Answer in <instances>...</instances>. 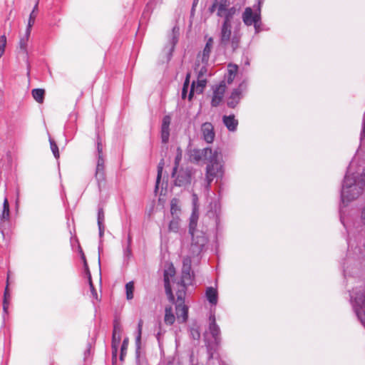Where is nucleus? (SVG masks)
<instances>
[{
  "mask_svg": "<svg viewBox=\"0 0 365 365\" xmlns=\"http://www.w3.org/2000/svg\"><path fill=\"white\" fill-rule=\"evenodd\" d=\"M51 143V149L54 155V156L58 158L59 157L58 148L57 145L55 143L53 140H50Z\"/></svg>",
  "mask_w": 365,
  "mask_h": 365,
  "instance_id": "42",
  "label": "nucleus"
},
{
  "mask_svg": "<svg viewBox=\"0 0 365 365\" xmlns=\"http://www.w3.org/2000/svg\"><path fill=\"white\" fill-rule=\"evenodd\" d=\"M180 178L181 177L180 175H178L176 179V182H175L176 185H178L179 186H181L184 183L187 182L190 180V175L188 174H186L185 178L182 180H181Z\"/></svg>",
  "mask_w": 365,
  "mask_h": 365,
  "instance_id": "43",
  "label": "nucleus"
},
{
  "mask_svg": "<svg viewBox=\"0 0 365 365\" xmlns=\"http://www.w3.org/2000/svg\"><path fill=\"white\" fill-rule=\"evenodd\" d=\"M170 137V127L161 124V139L163 143H167Z\"/></svg>",
  "mask_w": 365,
  "mask_h": 365,
  "instance_id": "31",
  "label": "nucleus"
},
{
  "mask_svg": "<svg viewBox=\"0 0 365 365\" xmlns=\"http://www.w3.org/2000/svg\"><path fill=\"white\" fill-rule=\"evenodd\" d=\"M175 274V269L173 264H171L167 269L164 270L163 281L165 294L168 297L169 302H174L175 295L173 294L172 287L170 285V279Z\"/></svg>",
  "mask_w": 365,
  "mask_h": 365,
  "instance_id": "6",
  "label": "nucleus"
},
{
  "mask_svg": "<svg viewBox=\"0 0 365 365\" xmlns=\"http://www.w3.org/2000/svg\"><path fill=\"white\" fill-rule=\"evenodd\" d=\"M190 78V74L187 73L186 75V78H185V82L183 83V88H189Z\"/></svg>",
  "mask_w": 365,
  "mask_h": 365,
  "instance_id": "52",
  "label": "nucleus"
},
{
  "mask_svg": "<svg viewBox=\"0 0 365 365\" xmlns=\"http://www.w3.org/2000/svg\"><path fill=\"white\" fill-rule=\"evenodd\" d=\"M10 216V211H9V201L6 197H5L3 203V210L1 215V224H0V229L2 227V223L5 221H9Z\"/></svg>",
  "mask_w": 365,
  "mask_h": 365,
  "instance_id": "25",
  "label": "nucleus"
},
{
  "mask_svg": "<svg viewBox=\"0 0 365 365\" xmlns=\"http://www.w3.org/2000/svg\"><path fill=\"white\" fill-rule=\"evenodd\" d=\"M222 175V167L219 163V161H216L213 163H210L206 168V176L205 180L206 184L205 187L207 191H209L210 184L215 178Z\"/></svg>",
  "mask_w": 365,
  "mask_h": 365,
  "instance_id": "7",
  "label": "nucleus"
},
{
  "mask_svg": "<svg viewBox=\"0 0 365 365\" xmlns=\"http://www.w3.org/2000/svg\"><path fill=\"white\" fill-rule=\"evenodd\" d=\"M91 344L88 343L87 344V347L86 350L84 351V359H86L90 355H91Z\"/></svg>",
  "mask_w": 365,
  "mask_h": 365,
  "instance_id": "49",
  "label": "nucleus"
},
{
  "mask_svg": "<svg viewBox=\"0 0 365 365\" xmlns=\"http://www.w3.org/2000/svg\"><path fill=\"white\" fill-rule=\"evenodd\" d=\"M8 309H9V307H6L5 306H3V312L4 314H8Z\"/></svg>",
  "mask_w": 365,
  "mask_h": 365,
  "instance_id": "60",
  "label": "nucleus"
},
{
  "mask_svg": "<svg viewBox=\"0 0 365 365\" xmlns=\"http://www.w3.org/2000/svg\"><path fill=\"white\" fill-rule=\"evenodd\" d=\"M209 331L212 335L216 345L220 343V329L216 323V318L215 312H210L209 316Z\"/></svg>",
  "mask_w": 365,
  "mask_h": 365,
  "instance_id": "10",
  "label": "nucleus"
},
{
  "mask_svg": "<svg viewBox=\"0 0 365 365\" xmlns=\"http://www.w3.org/2000/svg\"><path fill=\"white\" fill-rule=\"evenodd\" d=\"M170 212L173 215H178L180 212V208L179 205V200L173 198L170 202Z\"/></svg>",
  "mask_w": 365,
  "mask_h": 365,
  "instance_id": "30",
  "label": "nucleus"
},
{
  "mask_svg": "<svg viewBox=\"0 0 365 365\" xmlns=\"http://www.w3.org/2000/svg\"><path fill=\"white\" fill-rule=\"evenodd\" d=\"M163 165H164L163 160H161V162L158 164V175H157L156 186H155L156 188L158 187V184L161 179Z\"/></svg>",
  "mask_w": 365,
  "mask_h": 365,
  "instance_id": "41",
  "label": "nucleus"
},
{
  "mask_svg": "<svg viewBox=\"0 0 365 365\" xmlns=\"http://www.w3.org/2000/svg\"><path fill=\"white\" fill-rule=\"evenodd\" d=\"M213 38L212 37H210L205 44V46L202 52V53H200L197 56L198 59H200L202 63H207L210 58V55L213 46Z\"/></svg>",
  "mask_w": 365,
  "mask_h": 365,
  "instance_id": "14",
  "label": "nucleus"
},
{
  "mask_svg": "<svg viewBox=\"0 0 365 365\" xmlns=\"http://www.w3.org/2000/svg\"><path fill=\"white\" fill-rule=\"evenodd\" d=\"M123 331V327L120 323V318L115 317L113 321V332L111 339V349H112V365H116L117 354L118 346L121 341V334Z\"/></svg>",
  "mask_w": 365,
  "mask_h": 365,
  "instance_id": "4",
  "label": "nucleus"
},
{
  "mask_svg": "<svg viewBox=\"0 0 365 365\" xmlns=\"http://www.w3.org/2000/svg\"><path fill=\"white\" fill-rule=\"evenodd\" d=\"M349 292L350 302L354 312L361 324L365 327V292L358 291L357 289Z\"/></svg>",
  "mask_w": 365,
  "mask_h": 365,
  "instance_id": "3",
  "label": "nucleus"
},
{
  "mask_svg": "<svg viewBox=\"0 0 365 365\" xmlns=\"http://www.w3.org/2000/svg\"><path fill=\"white\" fill-rule=\"evenodd\" d=\"M220 155V152L217 149L212 150L210 148V153H206L205 156V160L208 161L210 163H213L216 161H219V155Z\"/></svg>",
  "mask_w": 365,
  "mask_h": 365,
  "instance_id": "28",
  "label": "nucleus"
},
{
  "mask_svg": "<svg viewBox=\"0 0 365 365\" xmlns=\"http://www.w3.org/2000/svg\"><path fill=\"white\" fill-rule=\"evenodd\" d=\"M37 14H35V12H31L29 15V19L28 21V24L26 26V30H27V34H31V28L35 24L36 19L37 17Z\"/></svg>",
  "mask_w": 365,
  "mask_h": 365,
  "instance_id": "35",
  "label": "nucleus"
},
{
  "mask_svg": "<svg viewBox=\"0 0 365 365\" xmlns=\"http://www.w3.org/2000/svg\"><path fill=\"white\" fill-rule=\"evenodd\" d=\"M206 153H210V148L194 149L191 153L190 157L195 162L205 160V156L206 155Z\"/></svg>",
  "mask_w": 365,
  "mask_h": 365,
  "instance_id": "18",
  "label": "nucleus"
},
{
  "mask_svg": "<svg viewBox=\"0 0 365 365\" xmlns=\"http://www.w3.org/2000/svg\"><path fill=\"white\" fill-rule=\"evenodd\" d=\"M30 35L31 34H27V30H26L24 36L19 41L20 49L26 54H27V46Z\"/></svg>",
  "mask_w": 365,
  "mask_h": 365,
  "instance_id": "29",
  "label": "nucleus"
},
{
  "mask_svg": "<svg viewBox=\"0 0 365 365\" xmlns=\"http://www.w3.org/2000/svg\"><path fill=\"white\" fill-rule=\"evenodd\" d=\"M175 314L178 319L184 323L187 320L188 318V307L185 303H175Z\"/></svg>",
  "mask_w": 365,
  "mask_h": 365,
  "instance_id": "13",
  "label": "nucleus"
},
{
  "mask_svg": "<svg viewBox=\"0 0 365 365\" xmlns=\"http://www.w3.org/2000/svg\"><path fill=\"white\" fill-rule=\"evenodd\" d=\"M196 209V210H199L198 207V197L195 193L192 194V209Z\"/></svg>",
  "mask_w": 365,
  "mask_h": 365,
  "instance_id": "47",
  "label": "nucleus"
},
{
  "mask_svg": "<svg viewBox=\"0 0 365 365\" xmlns=\"http://www.w3.org/2000/svg\"><path fill=\"white\" fill-rule=\"evenodd\" d=\"M6 45V37L3 35L0 36V58L3 56L5 51V48Z\"/></svg>",
  "mask_w": 365,
  "mask_h": 365,
  "instance_id": "40",
  "label": "nucleus"
},
{
  "mask_svg": "<svg viewBox=\"0 0 365 365\" xmlns=\"http://www.w3.org/2000/svg\"><path fill=\"white\" fill-rule=\"evenodd\" d=\"M205 297L212 305H216L218 301V292L216 288L208 287L205 291Z\"/></svg>",
  "mask_w": 365,
  "mask_h": 365,
  "instance_id": "19",
  "label": "nucleus"
},
{
  "mask_svg": "<svg viewBox=\"0 0 365 365\" xmlns=\"http://www.w3.org/2000/svg\"><path fill=\"white\" fill-rule=\"evenodd\" d=\"M357 180L361 183V186L365 188V168L363 170L360 179H357Z\"/></svg>",
  "mask_w": 365,
  "mask_h": 365,
  "instance_id": "50",
  "label": "nucleus"
},
{
  "mask_svg": "<svg viewBox=\"0 0 365 365\" xmlns=\"http://www.w3.org/2000/svg\"><path fill=\"white\" fill-rule=\"evenodd\" d=\"M199 218V210H196V209H192V212L191 216L190 217V224H189V232L194 237V232L196 229L197 225V220Z\"/></svg>",
  "mask_w": 365,
  "mask_h": 365,
  "instance_id": "22",
  "label": "nucleus"
},
{
  "mask_svg": "<svg viewBox=\"0 0 365 365\" xmlns=\"http://www.w3.org/2000/svg\"><path fill=\"white\" fill-rule=\"evenodd\" d=\"M103 144L101 140V138L98 136L97 138V152H98V156H103Z\"/></svg>",
  "mask_w": 365,
  "mask_h": 365,
  "instance_id": "44",
  "label": "nucleus"
},
{
  "mask_svg": "<svg viewBox=\"0 0 365 365\" xmlns=\"http://www.w3.org/2000/svg\"><path fill=\"white\" fill-rule=\"evenodd\" d=\"M203 68H202L201 71H200V74H199V76L202 75V69H203ZM198 78H200V76H198Z\"/></svg>",
  "mask_w": 365,
  "mask_h": 365,
  "instance_id": "63",
  "label": "nucleus"
},
{
  "mask_svg": "<svg viewBox=\"0 0 365 365\" xmlns=\"http://www.w3.org/2000/svg\"><path fill=\"white\" fill-rule=\"evenodd\" d=\"M104 163L105 160L103 156H98V161L96 170V178L98 182L104 180Z\"/></svg>",
  "mask_w": 365,
  "mask_h": 365,
  "instance_id": "20",
  "label": "nucleus"
},
{
  "mask_svg": "<svg viewBox=\"0 0 365 365\" xmlns=\"http://www.w3.org/2000/svg\"><path fill=\"white\" fill-rule=\"evenodd\" d=\"M190 335L191 338L194 340H198L200 338V332L197 328H190Z\"/></svg>",
  "mask_w": 365,
  "mask_h": 365,
  "instance_id": "39",
  "label": "nucleus"
},
{
  "mask_svg": "<svg viewBox=\"0 0 365 365\" xmlns=\"http://www.w3.org/2000/svg\"><path fill=\"white\" fill-rule=\"evenodd\" d=\"M131 254H132V252H128V257H130V255H131Z\"/></svg>",
  "mask_w": 365,
  "mask_h": 365,
  "instance_id": "64",
  "label": "nucleus"
},
{
  "mask_svg": "<svg viewBox=\"0 0 365 365\" xmlns=\"http://www.w3.org/2000/svg\"><path fill=\"white\" fill-rule=\"evenodd\" d=\"M8 286H9V284H7L6 287L5 288V290H4V299H6L9 300V299L10 297V294H9V292L8 291Z\"/></svg>",
  "mask_w": 365,
  "mask_h": 365,
  "instance_id": "53",
  "label": "nucleus"
},
{
  "mask_svg": "<svg viewBox=\"0 0 365 365\" xmlns=\"http://www.w3.org/2000/svg\"><path fill=\"white\" fill-rule=\"evenodd\" d=\"M354 252L346 253V257L343 259L341 262V266L343 269V274L344 278H346L347 276H351L354 274V269H355V259L352 255Z\"/></svg>",
  "mask_w": 365,
  "mask_h": 365,
  "instance_id": "11",
  "label": "nucleus"
},
{
  "mask_svg": "<svg viewBox=\"0 0 365 365\" xmlns=\"http://www.w3.org/2000/svg\"><path fill=\"white\" fill-rule=\"evenodd\" d=\"M201 133L203 140L207 143H212L215 137V133L214 130V126L211 123L206 122L201 125Z\"/></svg>",
  "mask_w": 365,
  "mask_h": 365,
  "instance_id": "12",
  "label": "nucleus"
},
{
  "mask_svg": "<svg viewBox=\"0 0 365 365\" xmlns=\"http://www.w3.org/2000/svg\"><path fill=\"white\" fill-rule=\"evenodd\" d=\"M71 245L73 251H82L80 243L76 237H71Z\"/></svg>",
  "mask_w": 365,
  "mask_h": 365,
  "instance_id": "37",
  "label": "nucleus"
},
{
  "mask_svg": "<svg viewBox=\"0 0 365 365\" xmlns=\"http://www.w3.org/2000/svg\"><path fill=\"white\" fill-rule=\"evenodd\" d=\"M171 123V117L170 115H166L163 118L162 124L170 127Z\"/></svg>",
  "mask_w": 365,
  "mask_h": 365,
  "instance_id": "48",
  "label": "nucleus"
},
{
  "mask_svg": "<svg viewBox=\"0 0 365 365\" xmlns=\"http://www.w3.org/2000/svg\"><path fill=\"white\" fill-rule=\"evenodd\" d=\"M98 263H101V252H98Z\"/></svg>",
  "mask_w": 365,
  "mask_h": 365,
  "instance_id": "62",
  "label": "nucleus"
},
{
  "mask_svg": "<svg viewBox=\"0 0 365 365\" xmlns=\"http://www.w3.org/2000/svg\"><path fill=\"white\" fill-rule=\"evenodd\" d=\"M226 88V84L224 81L212 87L213 92L211 100V106L212 107H217L222 102Z\"/></svg>",
  "mask_w": 365,
  "mask_h": 365,
  "instance_id": "9",
  "label": "nucleus"
},
{
  "mask_svg": "<svg viewBox=\"0 0 365 365\" xmlns=\"http://www.w3.org/2000/svg\"><path fill=\"white\" fill-rule=\"evenodd\" d=\"M143 321L142 319H140L138 323V327L143 329Z\"/></svg>",
  "mask_w": 365,
  "mask_h": 365,
  "instance_id": "59",
  "label": "nucleus"
},
{
  "mask_svg": "<svg viewBox=\"0 0 365 365\" xmlns=\"http://www.w3.org/2000/svg\"><path fill=\"white\" fill-rule=\"evenodd\" d=\"M88 284H89L90 290H91L93 297L98 300L97 291L93 284L92 279H91V281H88Z\"/></svg>",
  "mask_w": 365,
  "mask_h": 365,
  "instance_id": "45",
  "label": "nucleus"
},
{
  "mask_svg": "<svg viewBox=\"0 0 365 365\" xmlns=\"http://www.w3.org/2000/svg\"><path fill=\"white\" fill-rule=\"evenodd\" d=\"M187 90H188V88H185L182 87V98L185 99L186 98Z\"/></svg>",
  "mask_w": 365,
  "mask_h": 365,
  "instance_id": "55",
  "label": "nucleus"
},
{
  "mask_svg": "<svg viewBox=\"0 0 365 365\" xmlns=\"http://www.w3.org/2000/svg\"><path fill=\"white\" fill-rule=\"evenodd\" d=\"M207 81L205 79H198L197 83L193 81L191 85L190 91L188 96V99L191 100L194 92L197 93H202L205 87L206 86Z\"/></svg>",
  "mask_w": 365,
  "mask_h": 365,
  "instance_id": "16",
  "label": "nucleus"
},
{
  "mask_svg": "<svg viewBox=\"0 0 365 365\" xmlns=\"http://www.w3.org/2000/svg\"><path fill=\"white\" fill-rule=\"evenodd\" d=\"M83 272L88 278V281H91V279H92V277H91V274L87 262H85V263L83 264Z\"/></svg>",
  "mask_w": 365,
  "mask_h": 365,
  "instance_id": "46",
  "label": "nucleus"
},
{
  "mask_svg": "<svg viewBox=\"0 0 365 365\" xmlns=\"http://www.w3.org/2000/svg\"><path fill=\"white\" fill-rule=\"evenodd\" d=\"M133 292H134V283L130 281L125 284V293H126V299L128 300H130L133 299Z\"/></svg>",
  "mask_w": 365,
  "mask_h": 365,
  "instance_id": "33",
  "label": "nucleus"
},
{
  "mask_svg": "<svg viewBox=\"0 0 365 365\" xmlns=\"http://www.w3.org/2000/svg\"><path fill=\"white\" fill-rule=\"evenodd\" d=\"M175 315L173 313V308L171 307H165V322L167 324L172 325L175 322Z\"/></svg>",
  "mask_w": 365,
  "mask_h": 365,
  "instance_id": "27",
  "label": "nucleus"
},
{
  "mask_svg": "<svg viewBox=\"0 0 365 365\" xmlns=\"http://www.w3.org/2000/svg\"><path fill=\"white\" fill-rule=\"evenodd\" d=\"M9 301L8 299H4L3 306H5L6 307H9Z\"/></svg>",
  "mask_w": 365,
  "mask_h": 365,
  "instance_id": "58",
  "label": "nucleus"
},
{
  "mask_svg": "<svg viewBox=\"0 0 365 365\" xmlns=\"http://www.w3.org/2000/svg\"><path fill=\"white\" fill-rule=\"evenodd\" d=\"M81 253V259L83 262V264H84L85 262H87L86 257L85 256V252H80Z\"/></svg>",
  "mask_w": 365,
  "mask_h": 365,
  "instance_id": "56",
  "label": "nucleus"
},
{
  "mask_svg": "<svg viewBox=\"0 0 365 365\" xmlns=\"http://www.w3.org/2000/svg\"><path fill=\"white\" fill-rule=\"evenodd\" d=\"M348 245H349V247L351 248V249H354V248H356L354 247V243L351 241V240H349L348 242ZM357 247L360 250H364L365 251V237H363V238H361L359 240V245L357 246Z\"/></svg>",
  "mask_w": 365,
  "mask_h": 365,
  "instance_id": "38",
  "label": "nucleus"
},
{
  "mask_svg": "<svg viewBox=\"0 0 365 365\" xmlns=\"http://www.w3.org/2000/svg\"><path fill=\"white\" fill-rule=\"evenodd\" d=\"M192 260L190 257H186L182 260L180 279L177 282L185 286L192 285L195 280V274L192 270Z\"/></svg>",
  "mask_w": 365,
  "mask_h": 365,
  "instance_id": "5",
  "label": "nucleus"
},
{
  "mask_svg": "<svg viewBox=\"0 0 365 365\" xmlns=\"http://www.w3.org/2000/svg\"><path fill=\"white\" fill-rule=\"evenodd\" d=\"M177 291H176V299L175 298L174 302H172L173 304L175 303H185V298L186 295V291L187 289V286H185L184 284H178L177 283Z\"/></svg>",
  "mask_w": 365,
  "mask_h": 365,
  "instance_id": "21",
  "label": "nucleus"
},
{
  "mask_svg": "<svg viewBox=\"0 0 365 365\" xmlns=\"http://www.w3.org/2000/svg\"><path fill=\"white\" fill-rule=\"evenodd\" d=\"M104 219H105V215H104L103 209L102 207H99L98 210V224L100 231L101 230V227L103 226Z\"/></svg>",
  "mask_w": 365,
  "mask_h": 365,
  "instance_id": "36",
  "label": "nucleus"
},
{
  "mask_svg": "<svg viewBox=\"0 0 365 365\" xmlns=\"http://www.w3.org/2000/svg\"><path fill=\"white\" fill-rule=\"evenodd\" d=\"M181 159V153H179L176 158H175V166L173 168V175H174V173L176 172L177 169H178V164H179V162Z\"/></svg>",
  "mask_w": 365,
  "mask_h": 365,
  "instance_id": "51",
  "label": "nucleus"
},
{
  "mask_svg": "<svg viewBox=\"0 0 365 365\" xmlns=\"http://www.w3.org/2000/svg\"><path fill=\"white\" fill-rule=\"evenodd\" d=\"M180 228V218L177 216L170 222L168 229L169 231L178 232Z\"/></svg>",
  "mask_w": 365,
  "mask_h": 365,
  "instance_id": "32",
  "label": "nucleus"
},
{
  "mask_svg": "<svg viewBox=\"0 0 365 365\" xmlns=\"http://www.w3.org/2000/svg\"><path fill=\"white\" fill-rule=\"evenodd\" d=\"M242 98V91L240 88L234 89L228 100H227V106L232 108H234L239 103L240 99Z\"/></svg>",
  "mask_w": 365,
  "mask_h": 365,
  "instance_id": "15",
  "label": "nucleus"
},
{
  "mask_svg": "<svg viewBox=\"0 0 365 365\" xmlns=\"http://www.w3.org/2000/svg\"><path fill=\"white\" fill-rule=\"evenodd\" d=\"M242 21L247 26L254 25L255 30L257 31L259 23L260 22V9L259 13H253L252 9L250 7H247L242 14Z\"/></svg>",
  "mask_w": 365,
  "mask_h": 365,
  "instance_id": "8",
  "label": "nucleus"
},
{
  "mask_svg": "<svg viewBox=\"0 0 365 365\" xmlns=\"http://www.w3.org/2000/svg\"><path fill=\"white\" fill-rule=\"evenodd\" d=\"M238 71V66L236 64L230 63L227 66V73L225 76L228 84H231Z\"/></svg>",
  "mask_w": 365,
  "mask_h": 365,
  "instance_id": "23",
  "label": "nucleus"
},
{
  "mask_svg": "<svg viewBox=\"0 0 365 365\" xmlns=\"http://www.w3.org/2000/svg\"><path fill=\"white\" fill-rule=\"evenodd\" d=\"M263 1H264V0H257V1H258V6H259L258 10H259V9H260V7H261L262 4H263Z\"/></svg>",
  "mask_w": 365,
  "mask_h": 365,
  "instance_id": "61",
  "label": "nucleus"
},
{
  "mask_svg": "<svg viewBox=\"0 0 365 365\" xmlns=\"http://www.w3.org/2000/svg\"><path fill=\"white\" fill-rule=\"evenodd\" d=\"M354 167L355 163L351 161L344 177L341 192V200L344 203L356 199L364 188L357 180V177L353 173Z\"/></svg>",
  "mask_w": 365,
  "mask_h": 365,
  "instance_id": "2",
  "label": "nucleus"
},
{
  "mask_svg": "<svg viewBox=\"0 0 365 365\" xmlns=\"http://www.w3.org/2000/svg\"><path fill=\"white\" fill-rule=\"evenodd\" d=\"M38 2L37 1L31 12H35V14H38Z\"/></svg>",
  "mask_w": 365,
  "mask_h": 365,
  "instance_id": "57",
  "label": "nucleus"
},
{
  "mask_svg": "<svg viewBox=\"0 0 365 365\" xmlns=\"http://www.w3.org/2000/svg\"><path fill=\"white\" fill-rule=\"evenodd\" d=\"M128 346V338L125 337L121 344L120 346V360L123 361L124 357L127 354V349Z\"/></svg>",
  "mask_w": 365,
  "mask_h": 365,
  "instance_id": "34",
  "label": "nucleus"
},
{
  "mask_svg": "<svg viewBox=\"0 0 365 365\" xmlns=\"http://www.w3.org/2000/svg\"><path fill=\"white\" fill-rule=\"evenodd\" d=\"M361 219L364 225H365V205L361 212Z\"/></svg>",
  "mask_w": 365,
  "mask_h": 365,
  "instance_id": "54",
  "label": "nucleus"
},
{
  "mask_svg": "<svg viewBox=\"0 0 365 365\" xmlns=\"http://www.w3.org/2000/svg\"><path fill=\"white\" fill-rule=\"evenodd\" d=\"M222 122L229 131L234 132L237 128L238 120L234 115H224Z\"/></svg>",
  "mask_w": 365,
  "mask_h": 365,
  "instance_id": "17",
  "label": "nucleus"
},
{
  "mask_svg": "<svg viewBox=\"0 0 365 365\" xmlns=\"http://www.w3.org/2000/svg\"><path fill=\"white\" fill-rule=\"evenodd\" d=\"M209 10L210 13L216 12L218 17L223 19L220 28V46L235 51L240 46L242 38L240 22L234 21L237 9L230 6L228 0H215Z\"/></svg>",
  "mask_w": 365,
  "mask_h": 365,
  "instance_id": "1",
  "label": "nucleus"
},
{
  "mask_svg": "<svg viewBox=\"0 0 365 365\" xmlns=\"http://www.w3.org/2000/svg\"><path fill=\"white\" fill-rule=\"evenodd\" d=\"M31 94L33 98L36 100V102L39 103H42L44 100L45 96V91L41 88H35L31 91Z\"/></svg>",
  "mask_w": 365,
  "mask_h": 365,
  "instance_id": "26",
  "label": "nucleus"
},
{
  "mask_svg": "<svg viewBox=\"0 0 365 365\" xmlns=\"http://www.w3.org/2000/svg\"><path fill=\"white\" fill-rule=\"evenodd\" d=\"M141 336H142V329L140 327H137V334L135 336V358L136 361L139 362L140 361V348H141Z\"/></svg>",
  "mask_w": 365,
  "mask_h": 365,
  "instance_id": "24",
  "label": "nucleus"
}]
</instances>
